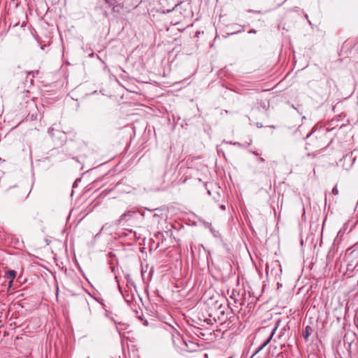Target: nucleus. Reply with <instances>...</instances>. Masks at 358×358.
<instances>
[{"instance_id":"obj_1","label":"nucleus","mask_w":358,"mask_h":358,"mask_svg":"<svg viewBox=\"0 0 358 358\" xmlns=\"http://www.w3.org/2000/svg\"><path fill=\"white\" fill-rule=\"evenodd\" d=\"M215 315L220 323L225 322L228 319V316L233 310V309L230 308L229 303H220L218 301L215 302Z\"/></svg>"},{"instance_id":"obj_2","label":"nucleus","mask_w":358,"mask_h":358,"mask_svg":"<svg viewBox=\"0 0 358 358\" xmlns=\"http://www.w3.org/2000/svg\"><path fill=\"white\" fill-rule=\"evenodd\" d=\"M245 294V291L244 289L242 290H236L233 289L230 294V299L234 301L236 304H238L239 306H241L244 304V295Z\"/></svg>"},{"instance_id":"obj_3","label":"nucleus","mask_w":358,"mask_h":358,"mask_svg":"<svg viewBox=\"0 0 358 358\" xmlns=\"http://www.w3.org/2000/svg\"><path fill=\"white\" fill-rule=\"evenodd\" d=\"M280 323V320H278L275 323V327L273 329L270 336H268V338L264 342L263 344H262V345L255 351V352L253 354L252 356H255V355H257L259 352H260L262 350H263L271 341L277 328H278V324Z\"/></svg>"},{"instance_id":"obj_4","label":"nucleus","mask_w":358,"mask_h":358,"mask_svg":"<svg viewBox=\"0 0 358 358\" xmlns=\"http://www.w3.org/2000/svg\"><path fill=\"white\" fill-rule=\"evenodd\" d=\"M6 277L9 279H10V282H9V285L10 286L12 282H13V280L16 277V275H17V273L14 270H9L7 273H6Z\"/></svg>"},{"instance_id":"obj_5","label":"nucleus","mask_w":358,"mask_h":358,"mask_svg":"<svg viewBox=\"0 0 358 358\" xmlns=\"http://www.w3.org/2000/svg\"><path fill=\"white\" fill-rule=\"evenodd\" d=\"M310 330H312L311 327L309 326H306L305 330L303 331L302 336L306 341L308 340L310 336Z\"/></svg>"},{"instance_id":"obj_6","label":"nucleus","mask_w":358,"mask_h":358,"mask_svg":"<svg viewBox=\"0 0 358 358\" xmlns=\"http://www.w3.org/2000/svg\"><path fill=\"white\" fill-rule=\"evenodd\" d=\"M113 8V11L115 13H120L122 9L123 8V5L121 3H115L114 6H111Z\"/></svg>"},{"instance_id":"obj_7","label":"nucleus","mask_w":358,"mask_h":358,"mask_svg":"<svg viewBox=\"0 0 358 358\" xmlns=\"http://www.w3.org/2000/svg\"><path fill=\"white\" fill-rule=\"evenodd\" d=\"M104 1L108 5L109 7L114 6V4L117 3V0H104Z\"/></svg>"},{"instance_id":"obj_8","label":"nucleus","mask_w":358,"mask_h":358,"mask_svg":"<svg viewBox=\"0 0 358 358\" xmlns=\"http://www.w3.org/2000/svg\"><path fill=\"white\" fill-rule=\"evenodd\" d=\"M129 213H123V214L120 216V219H119V220H118L119 223H121L122 221H124V220H125L126 216H127L128 214H129Z\"/></svg>"},{"instance_id":"obj_9","label":"nucleus","mask_w":358,"mask_h":358,"mask_svg":"<svg viewBox=\"0 0 358 358\" xmlns=\"http://www.w3.org/2000/svg\"><path fill=\"white\" fill-rule=\"evenodd\" d=\"M332 193L334 194V195H337L338 194V190L336 187V186H335L333 189H332Z\"/></svg>"},{"instance_id":"obj_10","label":"nucleus","mask_w":358,"mask_h":358,"mask_svg":"<svg viewBox=\"0 0 358 358\" xmlns=\"http://www.w3.org/2000/svg\"><path fill=\"white\" fill-rule=\"evenodd\" d=\"M257 32V31L255 29H251L249 31V33H251V34H255Z\"/></svg>"},{"instance_id":"obj_11","label":"nucleus","mask_w":358,"mask_h":358,"mask_svg":"<svg viewBox=\"0 0 358 358\" xmlns=\"http://www.w3.org/2000/svg\"><path fill=\"white\" fill-rule=\"evenodd\" d=\"M259 161L260 162H264V158H262V157H260V158L259 159Z\"/></svg>"},{"instance_id":"obj_12","label":"nucleus","mask_w":358,"mask_h":358,"mask_svg":"<svg viewBox=\"0 0 358 358\" xmlns=\"http://www.w3.org/2000/svg\"><path fill=\"white\" fill-rule=\"evenodd\" d=\"M220 208L222 209V210H224L225 209V206L224 205H221L220 206Z\"/></svg>"},{"instance_id":"obj_13","label":"nucleus","mask_w":358,"mask_h":358,"mask_svg":"<svg viewBox=\"0 0 358 358\" xmlns=\"http://www.w3.org/2000/svg\"><path fill=\"white\" fill-rule=\"evenodd\" d=\"M87 358H90V357H87Z\"/></svg>"}]
</instances>
